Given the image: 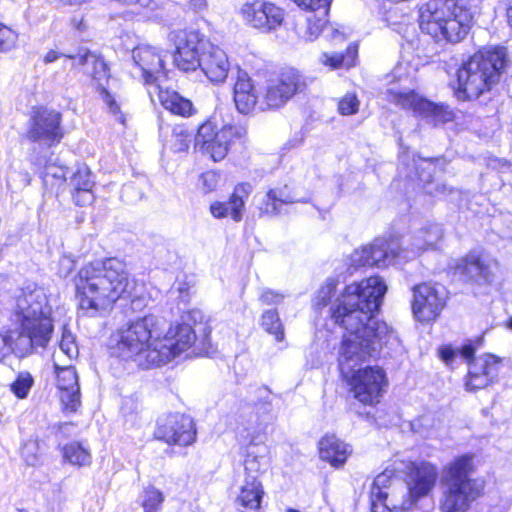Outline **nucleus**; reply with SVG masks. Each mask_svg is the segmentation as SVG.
Returning <instances> with one entry per match:
<instances>
[{"instance_id":"13","label":"nucleus","mask_w":512,"mask_h":512,"mask_svg":"<svg viewBox=\"0 0 512 512\" xmlns=\"http://www.w3.org/2000/svg\"><path fill=\"white\" fill-rule=\"evenodd\" d=\"M61 114L47 108H37L28 121L26 137L29 141L52 147L64 136Z\"/></svg>"},{"instance_id":"46","label":"nucleus","mask_w":512,"mask_h":512,"mask_svg":"<svg viewBox=\"0 0 512 512\" xmlns=\"http://www.w3.org/2000/svg\"><path fill=\"white\" fill-rule=\"evenodd\" d=\"M304 10L320 11L322 16H327L331 0H293Z\"/></svg>"},{"instance_id":"50","label":"nucleus","mask_w":512,"mask_h":512,"mask_svg":"<svg viewBox=\"0 0 512 512\" xmlns=\"http://www.w3.org/2000/svg\"><path fill=\"white\" fill-rule=\"evenodd\" d=\"M284 298L285 296L282 293L271 289H264L260 295V301L265 305L279 304L284 300Z\"/></svg>"},{"instance_id":"60","label":"nucleus","mask_w":512,"mask_h":512,"mask_svg":"<svg viewBox=\"0 0 512 512\" xmlns=\"http://www.w3.org/2000/svg\"><path fill=\"white\" fill-rule=\"evenodd\" d=\"M63 68H64L65 70H69V62H65V61L63 60Z\"/></svg>"},{"instance_id":"16","label":"nucleus","mask_w":512,"mask_h":512,"mask_svg":"<svg viewBox=\"0 0 512 512\" xmlns=\"http://www.w3.org/2000/svg\"><path fill=\"white\" fill-rule=\"evenodd\" d=\"M240 15L247 25L265 33L277 30L285 18L281 7L261 0L244 3L240 8Z\"/></svg>"},{"instance_id":"40","label":"nucleus","mask_w":512,"mask_h":512,"mask_svg":"<svg viewBox=\"0 0 512 512\" xmlns=\"http://www.w3.org/2000/svg\"><path fill=\"white\" fill-rule=\"evenodd\" d=\"M192 134L183 126H176L172 131L171 147L175 152H185L189 149Z\"/></svg>"},{"instance_id":"58","label":"nucleus","mask_w":512,"mask_h":512,"mask_svg":"<svg viewBox=\"0 0 512 512\" xmlns=\"http://www.w3.org/2000/svg\"><path fill=\"white\" fill-rule=\"evenodd\" d=\"M401 70H402V65H398L395 67V69L393 71V77L397 78L399 81L402 79Z\"/></svg>"},{"instance_id":"28","label":"nucleus","mask_w":512,"mask_h":512,"mask_svg":"<svg viewBox=\"0 0 512 512\" xmlns=\"http://www.w3.org/2000/svg\"><path fill=\"white\" fill-rule=\"evenodd\" d=\"M298 202H307L305 198H298L291 193L288 185L269 189L263 196L260 210L267 215H276L281 212L283 204H292Z\"/></svg>"},{"instance_id":"17","label":"nucleus","mask_w":512,"mask_h":512,"mask_svg":"<svg viewBox=\"0 0 512 512\" xmlns=\"http://www.w3.org/2000/svg\"><path fill=\"white\" fill-rule=\"evenodd\" d=\"M155 436L169 445L189 446L196 440L194 421L184 414L169 415L158 425Z\"/></svg>"},{"instance_id":"39","label":"nucleus","mask_w":512,"mask_h":512,"mask_svg":"<svg viewBox=\"0 0 512 512\" xmlns=\"http://www.w3.org/2000/svg\"><path fill=\"white\" fill-rule=\"evenodd\" d=\"M251 449H254L252 443L249 446L244 460V469L247 474L246 479H251L252 476L257 478L258 473L264 466V457Z\"/></svg>"},{"instance_id":"8","label":"nucleus","mask_w":512,"mask_h":512,"mask_svg":"<svg viewBox=\"0 0 512 512\" xmlns=\"http://www.w3.org/2000/svg\"><path fill=\"white\" fill-rule=\"evenodd\" d=\"M507 62L504 47H489L475 53L457 71L456 97L472 100L489 91L499 81Z\"/></svg>"},{"instance_id":"61","label":"nucleus","mask_w":512,"mask_h":512,"mask_svg":"<svg viewBox=\"0 0 512 512\" xmlns=\"http://www.w3.org/2000/svg\"><path fill=\"white\" fill-rule=\"evenodd\" d=\"M507 325L510 329H512V317L508 320Z\"/></svg>"},{"instance_id":"12","label":"nucleus","mask_w":512,"mask_h":512,"mask_svg":"<svg viewBox=\"0 0 512 512\" xmlns=\"http://www.w3.org/2000/svg\"><path fill=\"white\" fill-rule=\"evenodd\" d=\"M387 101L412 111L416 116L438 125L453 119V112L444 104H437L407 88H390L386 92Z\"/></svg>"},{"instance_id":"11","label":"nucleus","mask_w":512,"mask_h":512,"mask_svg":"<svg viewBox=\"0 0 512 512\" xmlns=\"http://www.w3.org/2000/svg\"><path fill=\"white\" fill-rule=\"evenodd\" d=\"M246 130L240 125L220 124L215 116L202 123L195 135V147L213 161H221L231 146L244 138Z\"/></svg>"},{"instance_id":"18","label":"nucleus","mask_w":512,"mask_h":512,"mask_svg":"<svg viewBox=\"0 0 512 512\" xmlns=\"http://www.w3.org/2000/svg\"><path fill=\"white\" fill-rule=\"evenodd\" d=\"M445 306V295L438 288L427 283L413 288L412 310L421 322L435 320Z\"/></svg>"},{"instance_id":"42","label":"nucleus","mask_w":512,"mask_h":512,"mask_svg":"<svg viewBox=\"0 0 512 512\" xmlns=\"http://www.w3.org/2000/svg\"><path fill=\"white\" fill-rule=\"evenodd\" d=\"M22 457L27 465L35 466L40 463L41 451L39 441L36 439L27 440L21 450Z\"/></svg>"},{"instance_id":"20","label":"nucleus","mask_w":512,"mask_h":512,"mask_svg":"<svg viewBox=\"0 0 512 512\" xmlns=\"http://www.w3.org/2000/svg\"><path fill=\"white\" fill-rule=\"evenodd\" d=\"M132 58L148 89H153L159 84L160 77L165 76L163 56L155 47L139 45L133 49Z\"/></svg>"},{"instance_id":"10","label":"nucleus","mask_w":512,"mask_h":512,"mask_svg":"<svg viewBox=\"0 0 512 512\" xmlns=\"http://www.w3.org/2000/svg\"><path fill=\"white\" fill-rule=\"evenodd\" d=\"M64 61L69 62V70L82 69L91 77L94 87L99 91L103 102L116 119L124 124L125 118L120 111V105L115 97L107 90L110 73L106 62L100 56L85 47H79L75 53L65 54Z\"/></svg>"},{"instance_id":"38","label":"nucleus","mask_w":512,"mask_h":512,"mask_svg":"<svg viewBox=\"0 0 512 512\" xmlns=\"http://www.w3.org/2000/svg\"><path fill=\"white\" fill-rule=\"evenodd\" d=\"M165 500L163 493L155 487H147L142 495V507L144 512H158Z\"/></svg>"},{"instance_id":"57","label":"nucleus","mask_w":512,"mask_h":512,"mask_svg":"<svg viewBox=\"0 0 512 512\" xmlns=\"http://www.w3.org/2000/svg\"><path fill=\"white\" fill-rule=\"evenodd\" d=\"M507 19H508L509 25L512 27V0H508Z\"/></svg>"},{"instance_id":"52","label":"nucleus","mask_w":512,"mask_h":512,"mask_svg":"<svg viewBox=\"0 0 512 512\" xmlns=\"http://www.w3.org/2000/svg\"><path fill=\"white\" fill-rule=\"evenodd\" d=\"M325 37L336 42H342L345 39L344 34L332 25L325 27Z\"/></svg>"},{"instance_id":"62","label":"nucleus","mask_w":512,"mask_h":512,"mask_svg":"<svg viewBox=\"0 0 512 512\" xmlns=\"http://www.w3.org/2000/svg\"><path fill=\"white\" fill-rule=\"evenodd\" d=\"M286 512H299V511H298V510H295V509H293V508H289V509H287V511H286Z\"/></svg>"},{"instance_id":"25","label":"nucleus","mask_w":512,"mask_h":512,"mask_svg":"<svg viewBox=\"0 0 512 512\" xmlns=\"http://www.w3.org/2000/svg\"><path fill=\"white\" fill-rule=\"evenodd\" d=\"M94 184L90 169L85 164L78 165L69 178L73 201L76 205L86 206L94 201L92 192Z\"/></svg>"},{"instance_id":"49","label":"nucleus","mask_w":512,"mask_h":512,"mask_svg":"<svg viewBox=\"0 0 512 512\" xmlns=\"http://www.w3.org/2000/svg\"><path fill=\"white\" fill-rule=\"evenodd\" d=\"M201 187L205 193L214 191L220 181V175L215 171H206L201 177Z\"/></svg>"},{"instance_id":"44","label":"nucleus","mask_w":512,"mask_h":512,"mask_svg":"<svg viewBox=\"0 0 512 512\" xmlns=\"http://www.w3.org/2000/svg\"><path fill=\"white\" fill-rule=\"evenodd\" d=\"M360 101L355 93L345 94L338 102V111L341 115L349 116L358 112Z\"/></svg>"},{"instance_id":"6","label":"nucleus","mask_w":512,"mask_h":512,"mask_svg":"<svg viewBox=\"0 0 512 512\" xmlns=\"http://www.w3.org/2000/svg\"><path fill=\"white\" fill-rule=\"evenodd\" d=\"M473 12L469 0H428L419 9V27L437 43L457 44L469 33Z\"/></svg>"},{"instance_id":"5","label":"nucleus","mask_w":512,"mask_h":512,"mask_svg":"<svg viewBox=\"0 0 512 512\" xmlns=\"http://www.w3.org/2000/svg\"><path fill=\"white\" fill-rule=\"evenodd\" d=\"M404 467H397L409 474L408 486L401 485V489H387L393 484V471L386 469L377 475L371 487V510L372 512H403L409 509L420 497L427 495L435 486L437 470L430 463L404 461Z\"/></svg>"},{"instance_id":"3","label":"nucleus","mask_w":512,"mask_h":512,"mask_svg":"<svg viewBox=\"0 0 512 512\" xmlns=\"http://www.w3.org/2000/svg\"><path fill=\"white\" fill-rule=\"evenodd\" d=\"M12 309L20 322V331L0 332V361L11 352L24 357L37 348H46L53 333L52 308L43 288H22Z\"/></svg>"},{"instance_id":"55","label":"nucleus","mask_w":512,"mask_h":512,"mask_svg":"<svg viewBox=\"0 0 512 512\" xmlns=\"http://www.w3.org/2000/svg\"><path fill=\"white\" fill-rule=\"evenodd\" d=\"M457 353H458V354H459V355H460L464 360L469 361V360L473 357V355H474V353H475V350H474L473 346H471V345H465V346H463L461 349H459V350L457 351Z\"/></svg>"},{"instance_id":"24","label":"nucleus","mask_w":512,"mask_h":512,"mask_svg":"<svg viewBox=\"0 0 512 512\" xmlns=\"http://www.w3.org/2000/svg\"><path fill=\"white\" fill-rule=\"evenodd\" d=\"M252 192V186L249 183H239L235 186L228 202L215 201L210 205V212L213 217L221 219L227 216L235 222L243 218L245 211V201Z\"/></svg>"},{"instance_id":"47","label":"nucleus","mask_w":512,"mask_h":512,"mask_svg":"<svg viewBox=\"0 0 512 512\" xmlns=\"http://www.w3.org/2000/svg\"><path fill=\"white\" fill-rule=\"evenodd\" d=\"M338 281L334 278H329L325 284L320 288L317 296L318 305H327L332 296L335 294Z\"/></svg>"},{"instance_id":"32","label":"nucleus","mask_w":512,"mask_h":512,"mask_svg":"<svg viewBox=\"0 0 512 512\" xmlns=\"http://www.w3.org/2000/svg\"><path fill=\"white\" fill-rule=\"evenodd\" d=\"M63 460L77 467L89 466L92 456L86 447L79 442H71L62 448Z\"/></svg>"},{"instance_id":"22","label":"nucleus","mask_w":512,"mask_h":512,"mask_svg":"<svg viewBox=\"0 0 512 512\" xmlns=\"http://www.w3.org/2000/svg\"><path fill=\"white\" fill-rule=\"evenodd\" d=\"M198 67L212 83H223L228 76L230 63L226 52L218 46L209 44L203 51Z\"/></svg>"},{"instance_id":"53","label":"nucleus","mask_w":512,"mask_h":512,"mask_svg":"<svg viewBox=\"0 0 512 512\" xmlns=\"http://www.w3.org/2000/svg\"><path fill=\"white\" fill-rule=\"evenodd\" d=\"M64 55V53H61L59 51L50 50L45 54L43 61L45 64L52 63L59 59H64Z\"/></svg>"},{"instance_id":"7","label":"nucleus","mask_w":512,"mask_h":512,"mask_svg":"<svg viewBox=\"0 0 512 512\" xmlns=\"http://www.w3.org/2000/svg\"><path fill=\"white\" fill-rule=\"evenodd\" d=\"M376 350L369 344L356 345L350 340L339 351V368L355 399L365 405H375L385 393L388 381L384 370L378 366L358 368Z\"/></svg>"},{"instance_id":"45","label":"nucleus","mask_w":512,"mask_h":512,"mask_svg":"<svg viewBox=\"0 0 512 512\" xmlns=\"http://www.w3.org/2000/svg\"><path fill=\"white\" fill-rule=\"evenodd\" d=\"M18 34L8 26L0 23V51L8 52L16 47Z\"/></svg>"},{"instance_id":"35","label":"nucleus","mask_w":512,"mask_h":512,"mask_svg":"<svg viewBox=\"0 0 512 512\" xmlns=\"http://www.w3.org/2000/svg\"><path fill=\"white\" fill-rule=\"evenodd\" d=\"M261 325L263 329L274 336L277 342L285 339L283 324L276 310H267L262 314Z\"/></svg>"},{"instance_id":"23","label":"nucleus","mask_w":512,"mask_h":512,"mask_svg":"<svg viewBox=\"0 0 512 512\" xmlns=\"http://www.w3.org/2000/svg\"><path fill=\"white\" fill-rule=\"evenodd\" d=\"M233 99L237 110L242 114H249L256 107L260 109L262 101L249 74L239 67L236 68Z\"/></svg>"},{"instance_id":"4","label":"nucleus","mask_w":512,"mask_h":512,"mask_svg":"<svg viewBox=\"0 0 512 512\" xmlns=\"http://www.w3.org/2000/svg\"><path fill=\"white\" fill-rule=\"evenodd\" d=\"M75 286L79 308L94 316L112 308L120 298L133 296L135 283L118 258H103L82 267Z\"/></svg>"},{"instance_id":"26","label":"nucleus","mask_w":512,"mask_h":512,"mask_svg":"<svg viewBox=\"0 0 512 512\" xmlns=\"http://www.w3.org/2000/svg\"><path fill=\"white\" fill-rule=\"evenodd\" d=\"M148 93L152 100L157 96L161 105L173 114L187 117L192 115V102L182 97L179 93L172 90H163L160 84L154 85L153 89H148Z\"/></svg>"},{"instance_id":"31","label":"nucleus","mask_w":512,"mask_h":512,"mask_svg":"<svg viewBox=\"0 0 512 512\" xmlns=\"http://www.w3.org/2000/svg\"><path fill=\"white\" fill-rule=\"evenodd\" d=\"M262 495L263 491L260 482L255 476H252L251 479H245V483L240 488L237 501L245 508L257 509L260 506Z\"/></svg>"},{"instance_id":"21","label":"nucleus","mask_w":512,"mask_h":512,"mask_svg":"<svg viewBox=\"0 0 512 512\" xmlns=\"http://www.w3.org/2000/svg\"><path fill=\"white\" fill-rule=\"evenodd\" d=\"M500 360L491 354H485L475 359L469 367L466 389L475 391L486 388L498 374Z\"/></svg>"},{"instance_id":"48","label":"nucleus","mask_w":512,"mask_h":512,"mask_svg":"<svg viewBox=\"0 0 512 512\" xmlns=\"http://www.w3.org/2000/svg\"><path fill=\"white\" fill-rule=\"evenodd\" d=\"M164 3L165 0H138L135 12L149 16L159 10Z\"/></svg>"},{"instance_id":"54","label":"nucleus","mask_w":512,"mask_h":512,"mask_svg":"<svg viewBox=\"0 0 512 512\" xmlns=\"http://www.w3.org/2000/svg\"><path fill=\"white\" fill-rule=\"evenodd\" d=\"M186 4L195 12L202 11L206 8L207 2L206 0H185Z\"/></svg>"},{"instance_id":"59","label":"nucleus","mask_w":512,"mask_h":512,"mask_svg":"<svg viewBox=\"0 0 512 512\" xmlns=\"http://www.w3.org/2000/svg\"><path fill=\"white\" fill-rule=\"evenodd\" d=\"M430 245V243H428L427 241L425 242H422L421 244H417V250L418 251H422V252H425L428 250V246Z\"/></svg>"},{"instance_id":"56","label":"nucleus","mask_w":512,"mask_h":512,"mask_svg":"<svg viewBox=\"0 0 512 512\" xmlns=\"http://www.w3.org/2000/svg\"><path fill=\"white\" fill-rule=\"evenodd\" d=\"M192 281L186 283V282H178L177 284V290L179 291L180 293V297L182 298V300H186V298L188 297L189 295V290L190 288L192 287Z\"/></svg>"},{"instance_id":"36","label":"nucleus","mask_w":512,"mask_h":512,"mask_svg":"<svg viewBox=\"0 0 512 512\" xmlns=\"http://www.w3.org/2000/svg\"><path fill=\"white\" fill-rule=\"evenodd\" d=\"M313 12L314 14L307 18L306 26L301 33L306 41H314L322 32L325 33L327 27L326 16H322L320 11Z\"/></svg>"},{"instance_id":"2","label":"nucleus","mask_w":512,"mask_h":512,"mask_svg":"<svg viewBox=\"0 0 512 512\" xmlns=\"http://www.w3.org/2000/svg\"><path fill=\"white\" fill-rule=\"evenodd\" d=\"M158 319L153 315L139 318L120 328L110 340L111 354L123 360H135L144 368L158 367L187 351L196 335L189 324L171 326L160 338Z\"/></svg>"},{"instance_id":"29","label":"nucleus","mask_w":512,"mask_h":512,"mask_svg":"<svg viewBox=\"0 0 512 512\" xmlns=\"http://www.w3.org/2000/svg\"><path fill=\"white\" fill-rule=\"evenodd\" d=\"M259 401L254 404L253 414L255 416V424L260 429L266 428L276 420L271 402V393L267 388H259L257 390Z\"/></svg>"},{"instance_id":"33","label":"nucleus","mask_w":512,"mask_h":512,"mask_svg":"<svg viewBox=\"0 0 512 512\" xmlns=\"http://www.w3.org/2000/svg\"><path fill=\"white\" fill-rule=\"evenodd\" d=\"M457 270L461 274L466 275L469 279L477 282L490 281V272L488 268L482 264L480 258H462V262L458 265Z\"/></svg>"},{"instance_id":"9","label":"nucleus","mask_w":512,"mask_h":512,"mask_svg":"<svg viewBox=\"0 0 512 512\" xmlns=\"http://www.w3.org/2000/svg\"><path fill=\"white\" fill-rule=\"evenodd\" d=\"M471 472L472 458L467 455L456 458L446 466L441 479V512H466L481 495L483 486L471 478Z\"/></svg>"},{"instance_id":"15","label":"nucleus","mask_w":512,"mask_h":512,"mask_svg":"<svg viewBox=\"0 0 512 512\" xmlns=\"http://www.w3.org/2000/svg\"><path fill=\"white\" fill-rule=\"evenodd\" d=\"M170 40L175 45L174 62L183 71H194L203 51L210 44L203 34L196 30H176L171 32Z\"/></svg>"},{"instance_id":"1","label":"nucleus","mask_w":512,"mask_h":512,"mask_svg":"<svg viewBox=\"0 0 512 512\" xmlns=\"http://www.w3.org/2000/svg\"><path fill=\"white\" fill-rule=\"evenodd\" d=\"M386 292L387 285L379 276L369 277L345 288L337 307L332 311L335 322L348 332L341 347L350 340L361 347L369 344V350H377L397 340L394 331L374 317Z\"/></svg>"},{"instance_id":"43","label":"nucleus","mask_w":512,"mask_h":512,"mask_svg":"<svg viewBox=\"0 0 512 512\" xmlns=\"http://www.w3.org/2000/svg\"><path fill=\"white\" fill-rule=\"evenodd\" d=\"M68 168L56 163H48L43 171V181L48 184L55 180L59 185L67 181Z\"/></svg>"},{"instance_id":"37","label":"nucleus","mask_w":512,"mask_h":512,"mask_svg":"<svg viewBox=\"0 0 512 512\" xmlns=\"http://www.w3.org/2000/svg\"><path fill=\"white\" fill-rule=\"evenodd\" d=\"M79 354L78 346L75 342L74 335L66 328L63 329L61 340L59 342V351L55 352L53 358L59 355L60 363H64L61 357L66 356L68 360L76 358Z\"/></svg>"},{"instance_id":"51","label":"nucleus","mask_w":512,"mask_h":512,"mask_svg":"<svg viewBox=\"0 0 512 512\" xmlns=\"http://www.w3.org/2000/svg\"><path fill=\"white\" fill-rule=\"evenodd\" d=\"M441 359L447 364L450 365L453 363L454 358L457 356V351L452 349L450 346H444L439 351Z\"/></svg>"},{"instance_id":"30","label":"nucleus","mask_w":512,"mask_h":512,"mask_svg":"<svg viewBox=\"0 0 512 512\" xmlns=\"http://www.w3.org/2000/svg\"><path fill=\"white\" fill-rule=\"evenodd\" d=\"M356 253L360 256H399L400 243L398 239L379 237L369 244L362 245Z\"/></svg>"},{"instance_id":"34","label":"nucleus","mask_w":512,"mask_h":512,"mask_svg":"<svg viewBox=\"0 0 512 512\" xmlns=\"http://www.w3.org/2000/svg\"><path fill=\"white\" fill-rule=\"evenodd\" d=\"M357 58V47L349 46L346 50V54H328L323 53L320 57V61L325 66H328L330 69H339V68H350L355 65Z\"/></svg>"},{"instance_id":"41","label":"nucleus","mask_w":512,"mask_h":512,"mask_svg":"<svg viewBox=\"0 0 512 512\" xmlns=\"http://www.w3.org/2000/svg\"><path fill=\"white\" fill-rule=\"evenodd\" d=\"M34 383L29 372H20L16 380L11 384V391L20 399L27 397Z\"/></svg>"},{"instance_id":"14","label":"nucleus","mask_w":512,"mask_h":512,"mask_svg":"<svg viewBox=\"0 0 512 512\" xmlns=\"http://www.w3.org/2000/svg\"><path fill=\"white\" fill-rule=\"evenodd\" d=\"M305 86L302 75L295 69L283 70L279 76L267 81L260 110L280 108Z\"/></svg>"},{"instance_id":"19","label":"nucleus","mask_w":512,"mask_h":512,"mask_svg":"<svg viewBox=\"0 0 512 512\" xmlns=\"http://www.w3.org/2000/svg\"><path fill=\"white\" fill-rule=\"evenodd\" d=\"M53 365L57 378L59 397L63 408L68 412H76L81 405L77 372L72 365L60 363L59 355L54 357Z\"/></svg>"},{"instance_id":"27","label":"nucleus","mask_w":512,"mask_h":512,"mask_svg":"<svg viewBox=\"0 0 512 512\" xmlns=\"http://www.w3.org/2000/svg\"><path fill=\"white\" fill-rule=\"evenodd\" d=\"M350 445L335 435H326L319 441V456L333 467L342 466L350 456Z\"/></svg>"}]
</instances>
